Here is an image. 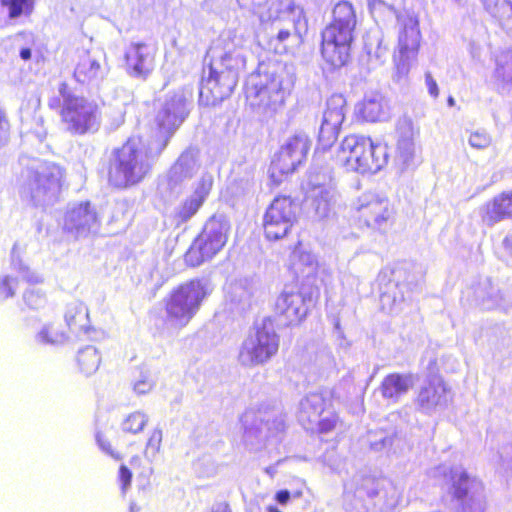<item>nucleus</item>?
Masks as SVG:
<instances>
[{
  "mask_svg": "<svg viewBox=\"0 0 512 512\" xmlns=\"http://www.w3.org/2000/svg\"><path fill=\"white\" fill-rule=\"evenodd\" d=\"M368 6L370 12L374 15H392L395 12L393 5L385 0H368Z\"/></svg>",
  "mask_w": 512,
  "mask_h": 512,
  "instance_id": "4d7b16f0",
  "label": "nucleus"
},
{
  "mask_svg": "<svg viewBox=\"0 0 512 512\" xmlns=\"http://www.w3.org/2000/svg\"><path fill=\"white\" fill-rule=\"evenodd\" d=\"M509 217H512V191L495 196L481 208L482 221L488 226Z\"/></svg>",
  "mask_w": 512,
  "mask_h": 512,
  "instance_id": "7c9ffc66",
  "label": "nucleus"
},
{
  "mask_svg": "<svg viewBox=\"0 0 512 512\" xmlns=\"http://www.w3.org/2000/svg\"><path fill=\"white\" fill-rule=\"evenodd\" d=\"M148 420L149 418L145 413L135 411L124 418L121 424V429L125 433L138 434L143 431Z\"/></svg>",
  "mask_w": 512,
  "mask_h": 512,
  "instance_id": "c03bdc74",
  "label": "nucleus"
},
{
  "mask_svg": "<svg viewBox=\"0 0 512 512\" xmlns=\"http://www.w3.org/2000/svg\"><path fill=\"white\" fill-rule=\"evenodd\" d=\"M404 272V269L399 266L395 268L386 267L378 274L380 303L382 308L389 312L401 309V304L406 300L403 291L405 284L401 281Z\"/></svg>",
  "mask_w": 512,
  "mask_h": 512,
  "instance_id": "4be33fe9",
  "label": "nucleus"
},
{
  "mask_svg": "<svg viewBox=\"0 0 512 512\" xmlns=\"http://www.w3.org/2000/svg\"><path fill=\"white\" fill-rule=\"evenodd\" d=\"M312 141L304 132L289 137L275 154L269 174L274 183H281L282 177L293 173L307 158Z\"/></svg>",
  "mask_w": 512,
  "mask_h": 512,
  "instance_id": "2eb2a0df",
  "label": "nucleus"
},
{
  "mask_svg": "<svg viewBox=\"0 0 512 512\" xmlns=\"http://www.w3.org/2000/svg\"><path fill=\"white\" fill-rule=\"evenodd\" d=\"M245 175L243 178H236V182H240L243 191H247L251 188L254 178V167L252 165H245L243 168Z\"/></svg>",
  "mask_w": 512,
  "mask_h": 512,
  "instance_id": "e2e57ef3",
  "label": "nucleus"
},
{
  "mask_svg": "<svg viewBox=\"0 0 512 512\" xmlns=\"http://www.w3.org/2000/svg\"><path fill=\"white\" fill-rule=\"evenodd\" d=\"M104 58L99 51H83L79 55L74 77L82 84H99L107 74V68L101 63Z\"/></svg>",
  "mask_w": 512,
  "mask_h": 512,
  "instance_id": "393cba45",
  "label": "nucleus"
},
{
  "mask_svg": "<svg viewBox=\"0 0 512 512\" xmlns=\"http://www.w3.org/2000/svg\"><path fill=\"white\" fill-rule=\"evenodd\" d=\"M323 176L327 177V179L325 181H323L324 185L326 187H332L330 185L331 175H330V172L328 170L317 171L316 169H311L309 171V173H308L307 180H306L305 184L303 185V189L305 191V194H307L308 190L312 189V187H313V185H311L310 182L315 181V182H318L319 184H321Z\"/></svg>",
  "mask_w": 512,
  "mask_h": 512,
  "instance_id": "5fc2aeb1",
  "label": "nucleus"
},
{
  "mask_svg": "<svg viewBox=\"0 0 512 512\" xmlns=\"http://www.w3.org/2000/svg\"><path fill=\"white\" fill-rule=\"evenodd\" d=\"M244 428V441L252 448L266 439L276 436L285 428L282 412L279 409L247 410L241 417Z\"/></svg>",
  "mask_w": 512,
  "mask_h": 512,
  "instance_id": "4468645a",
  "label": "nucleus"
},
{
  "mask_svg": "<svg viewBox=\"0 0 512 512\" xmlns=\"http://www.w3.org/2000/svg\"><path fill=\"white\" fill-rule=\"evenodd\" d=\"M202 205L199 201L187 198L182 204H180L174 211V222L177 226L187 222L191 219L199 210Z\"/></svg>",
  "mask_w": 512,
  "mask_h": 512,
  "instance_id": "37998d69",
  "label": "nucleus"
},
{
  "mask_svg": "<svg viewBox=\"0 0 512 512\" xmlns=\"http://www.w3.org/2000/svg\"><path fill=\"white\" fill-rule=\"evenodd\" d=\"M156 141L129 138L115 149L109 160L108 181L116 188H127L140 183L151 171L153 162L162 152L155 151Z\"/></svg>",
  "mask_w": 512,
  "mask_h": 512,
  "instance_id": "f03ea898",
  "label": "nucleus"
},
{
  "mask_svg": "<svg viewBox=\"0 0 512 512\" xmlns=\"http://www.w3.org/2000/svg\"><path fill=\"white\" fill-rule=\"evenodd\" d=\"M414 384L412 374L391 373L384 377L379 386L382 397L389 403L395 404L408 393Z\"/></svg>",
  "mask_w": 512,
  "mask_h": 512,
  "instance_id": "c756f323",
  "label": "nucleus"
},
{
  "mask_svg": "<svg viewBox=\"0 0 512 512\" xmlns=\"http://www.w3.org/2000/svg\"><path fill=\"white\" fill-rule=\"evenodd\" d=\"M359 221L367 227L380 229L392 216L388 198L374 192H365L354 203Z\"/></svg>",
  "mask_w": 512,
  "mask_h": 512,
  "instance_id": "6ab92c4d",
  "label": "nucleus"
},
{
  "mask_svg": "<svg viewBox=\"0 0 512 512\" xmlns=\"http://www.w3.org/2000/svg\"><path fill=\"white\" fill-rule=\"evenodd\" d=\"M412 56H402L401 53H399L398 56L394 57L395 62V74L394 79L397 82H400L402 79H404L410 70V58Z\"/></svg>",
  "mask_w": 512,
  "mask_h": 512,
  "instance_id": "864d4df0",
  "label": "nucleus"
},
{
  "mask_svg": "<svg viewBox=\"0 0 512 512\" xmlns=\"http://www.w3.org/2000/svg\"><path fill=\"white\" fill-rule=\"evenodd\" d=\"M431 475L434 478L443 477L450 484L449 493L455 502V512H485L483 483L462 466L442 464L432 469Z\"/></svg>",
  "mask_w": 512,
  "mask_h": 512,
  "instance_id": "0eeeda50",
  "label": "nucleus"
},
{
  "mask_svg": "<svg viewBox=\"0 0 512 512\" xmlns=\"http://www.w3.org/2000/svg\"><path fill=\"white\" fill-rule=\"evenodd\" d=\"M100 363V353L94 346L88 345L77 353L78 367L86 376L94 374L98 370Z\"/></svg>",
  "mask_w": 512,
  "mask_h": 512,
  "instance_id": "a19ab883",
  "label": "nucleus"
},
{
  "mask_svg": "<svg viewBox=\"0 0 512 512\" xmlns=\"http://www.w3.org/2000/svg\"><path fill=\"white\" fill-rule=\"evenodd\" d=\"M280 337L270 317L256 323L253 332L242 342L238 360L242 366L255 367L269 362L279 350Z\"/></svg>",
  "mask_w": 512,
  "mask_h": 512,
  "instance_id": "f8f14e48",
  "label": "nucleus"
},
{
  "mask_svg": "<svg viewBox=\"0 0 512 512\" xmlns=\"http://www.w3.org/2000/svg\"><path fill=\"white\" fill-rule=\"evenodd\" d=\"M230 223L223 215L212 216L186 252L185 261L196 267L211 260L226 244Z\"/></svg>",
  "mask_w": 512,
  "mask_h": 512,
  "instance_id": "ddd939ff",
  "label": "nucleus"
},
{
  "mask_svg": "<svg viewBox=\"0 0 512 512\" xmlns=\"http://www.w3.org/2000/svg\"><path fill=\"white\" fill-rule=\"evenodd\" d=\"M199 151L188 148L183 151L168 172V181L171 186H177L191 179L199 170Z\"/></svg>",
  "mask_w": 512,
  "mask_h": 512,
  "instance_id": "cd10ccee",
  "label": "nucleus"
},
{
  "mask_svg": "<svg viewBox=\"0 0 512 512\" xmlns=\"http://www.w3.org/2000/svg\"><path fill=\"white\" fill-rule=\"evenodd\" d=\"M17 178L21 198L34 206H46L57 201L65 177V169L59 164L38 158L22 156Z\"/></svg>",
  "mask_w": 512,
  "mask_h": 512,
  "instance_id": "7ed1b4c3",
  "label": "nucleus"
},
{
  "mask_svg": "<svg viewBox=\"0 0 512 512\" xmlns=\"http://www.w3.org/2000/svg\"><path fill=\"white\" fill-rule=\"evenodd\" d=\"M155 383L148 374H141L140 378L133 383V390L138 395H143L152 390Z\"/></svg>",
  "mask_w": 512,
  "mask_h": 512,
  "instance_id": "13d9d810",
  "label": "nucleus"
},
{
  "mask_svg": "<svg viewBox=\"0 0 512 512\" xmlns=\"http://www.w3.org/2000/svg\"><path fill=\"white\" fill-rule=\"evenodd\" d=\"M212 186L213 176L209 173H204L199 181L195 184L194 191L190 197L199 201V203L202 205L208 197Z\"/></svg>",
  "mask_w": 512,
  "mask_h": 512,
  "instance_id": "de8ad7c7",
  "label": "nucleus"
},
{
  "mask_svg": "<svg viewBox=\"0 0 512 512\" xmlns=\"http://www.w3.org/2000/svg\"><path fill=\"white\" fill-rule=\"evenodd\" d=\"M356 109L358 114L369 122L384 121L389 116L388 103L378 92L366 94Z\"/></svg>",
  "mask_w": 512,
  "mask_h": 512,
  "instance_id": "2f4dec72",
  "label": "nucleus"
},
{
  "mask_svg": "<svg viewBox=\"0 0 512 512\" xmlns=\"http://www.w3.org/2000/svg\"><path fill=\"white\" fill-rule=\"evenodd\" d=\"M365 50L370 57L383 61L388 48L383 44V36L380 31L370 32L365 39Z\"/></svg>",
  "mask_w": 512,
  "mask_h": 512,
  "instance_id": "79ce46f5",
  "label": "nucleus"
},
{
  "mask_svg": "<svg viewBox=\"0 0 512 512\" xmlns=\"http://www.w3.org/2000/svg\"><path fill=\"white\" fill-rule=\"evenodd\" d=\"M425 83L430 96H432L433 98H437L439 95V88L437 82L432 77L430 72H426L425 74Z\"/></svg>",
  "mask_w": 512,
  "mask_h": 512,
  "instance_id": "338daca9",
  "label": "nucleus"
},
{
  "mask_svg": "<svg viewBox=\"0 0 512 512\" xmlns=\"http://www.w3.org/2000/svg\"><path fill=\"white\" fill-rule=\"evenodd\" d=\"M298 419L303 426L317 424L321 433L333 430L338 416L331 409L328 393H309L299 403Z\"/></svg>",
  "mask_w": 512,
  "mask_h": 512,
  "instance_id": "dca6fc26",
  "label": "nucleus"
},
{
  "mask_svg": "<svg viewBox=\"0 0 512 512\" xmlns=\"http://www.w3.org/2000/svg\"><path fill=\"white\" fill-rule=\"evenodd\" d=\"M346 115V99L341 94H333L326 102L319 129L318 141L323 148H329L336 141Z\"/></svg>",
  "mask_w": 512,
  "mask_h": 512,
  "instance_id": "412c9836",
  "label": "nucleus"
},
{
  "mask_svg": "<svg viewBox=\"0 0 512 512\" xmlns=\"http://www.w3.org/2000/svg\"><path fill=\"white\" fill-rule=\"evenodd\" d=\"M2 6L9 8V19H17L21 15H30L34 8L33 0H0Z\"/></svg>",
  "mask_w": 512,
  "mask_h": 512,
  "instance_id": "a18cd8bd",
  "label": "nucleus"
},
{
  "mask_svg": "<svg viewBox=\"0 0 512 512\" xmlns=\"http://www.w3.org/2000/svg\"><path fill=\"white\" fill-rule=\"evenodd\" d=\"M51 109H61L66 129L73 135L95 133L101 126V112L95 101L75 95L65 82L58 86V96L48 100Z\"/></svg>",
  "mask_w": 512,
  "mask_h": 512,
  "instance_id": "39448f33",
  "label": "nucleus"
},
{
  "mask_svg": "<svg viewBox=\"0 0 512 512\" xmlns=\"http://www.w3.org/2000/svg\"><path fill=\"white\" fill-rule=\"evenodd\" d=\"M353 495L348 491L345 492V509L347 512H367V506L363 502V495L373 498L379 494L380 489L383 487L384 481L377 480L373 477L367 476L361 478L360 483Z\"/></svg>",
  "mask_w": 512,
  "mask_h": 512,
  "instance_id": "c85d7f7f",
  "label": "nucleus"
},
{
  "mask_svg": "<svg viewBox=\"0 0 512 512\" xmlns=\"http://www.w3.org/2000/svg\"><path fill=\"white\" fill-rule=\"evenodd\" d=\"M253 294L254 287L248 279L235 280L226 287L227 301L240 311H244L250 306Z\"/></svg>",
  "mask_w": 512,
  "mask_h": 512,
  "instance_id": "72a5a7b5",
  "label": "nucleus"
},
{
  "mask_svg": "<svg viewBox=\"0 0 512 512\" xmlns=\"http://www.w3.org/2000/svg\"><path fill=\"white\" fill-rule=\"evenodd\" d=\"M100 221L89 202L70 205L64 215L63 229L75 238H86L98 231Z\"/></svg>",
  "mask_w": 512,
  "mask_h": 512,
  "instance_id": "aec40b11",
  "label": "nucleus"
},
{
  "mask_svg": "<svg viewBox=\"0 0 512 512\" xmlns=\"http://www.w3.org/2000/svg\"><path fill=\"white\" fill-rule=\"evenodd\" d=\"M157 48L145 42H131L125 50V65L128 74L146 79L154 70Z\"/></svg>",
  "mask_w": 512,
  "mask_h": 512,
  "instance_id": "5701e85b",
  "label": "nucleus"
},
{
  "mask_svg": "<svg viewBox=\"0 0 512 512\" xmlns=\"http://www.w3.org/2000/svg\"><path fill=\"white\" fill-rule=\"evenodd\" d=\"M397 145L394 161L401 171L410 166L415 153L414 132L410 120L401 119L397 123Z\"/></svg>",
  "mask_w": 512,
  "mask_h": 512,
  "instance_id": "bb28decb",
  "label": "nucleus"
},
{
  "mask_svg": "<svg viewBox=\"0 0 512 512\" xmlns=\"http://www.w3.org/2000/svg\"><path fill=\"white\" fill-rule=\"evenodd\" d=\"M368 441L370 443V447L374 451H381L390 447L393 443L392 436L388 435L384 431L380 432H369Z\"/></svg>",
  "mask_w": 512,
  "mask_h": 512,
  "instance_id": "3c124183",
  "label": "nucleus"
},
{
  "mask_svg": "<svg viewBox=\"0 0 512 512\" xmlns=\"http://www.w3.org/2000/svg\"><path fill=\"white\" fill-rule=\"evenodd\" d=\"M162 438V430L160 428L153 429L147 440L146 447L144 450V457L148 461L153 462L156 459L161 449Z\"/></svg>",
  "mask_w": 512,
  "mask_h": 512,
  "instance_id": "49530a36",
  "label": "nucleus"
},
{
  "mask_svg": "<svg viewBox=\"0 0 512 512\" xmlns=\"http://www.w3.org/2000/svg\"><path fill=\"white\" fill-rule=\"evenodd\" d=\"M338 159L348 171L374 174L387 164L388 148L368 137L349 135L341 142Z\"/></svg>",
  "mask_w": 512,
  "mask_h": 512,
  "instance_id": "6e6552de",
  "label": "nucleus"
},
{
  "mask_svg": "<svg viewBox=\"0 0 512 512\" xmlns=\"http://www.w3.org/2000/svg\"><path fill=\"white\" fill-rule=\"evenodd\" d=\"M241 7L251 10L261 22L271 20L279 15L285 7L284 3L292 0H238Z\"/></svg>",
  "mask_w": 512,
  "mask_h": 512,
  "instance_id": "f704fd0d",
  "label": "nucleus"
},
{
  "mask_svg": "<svg viewBox=\"0 0 512 512\" xmlns=\"http://www.w3.org/2000/svg\"><path fill=\"white\" fill-rule=\"evenodd\" d=\"M96 441H97L98 446L100 447V449L103 452H105L106 454H108L109 456H111L115 459H119V454L112 450L109 441L105 438V436L103 434L97 433Z\"/></svg>",
  "mask_w": 512,
  "mask_h": 512,
  "instance_id": "69168bd1",
  "label": "nucleus"
},
{
  "mask_svg": "<svg viewBox=\"0 0 512 512\" xmlns=\"http://www.w3.org/2000/svg\"><path fill=\"white\" fill-rule=\"evenodd\" d=\"M492 143L491 135L483 130L477 129L475 131L470 132L468 137V144L477 150H484L488 148Z\"/></svg>",
  "mask_w": 512,
  "mask_h": 512,
  "instance_id": "8fccbe9b",
  "label": "nucleus"
},
{
  "mask_svg": "<svg viewBox=\"0 0 512 512\" xmlns=\"http://www.w3.org/2000/svg\"><path fill=\"white\" fill-rule=\"evenodd\" d=\"M289 89L274 72L251 74L246 83V99L253 111L264 118L277 113L284 105Z\"/></svg>",
  "mask_w": 512,
  "mask_h": 512,
  "instance_id": "1a4fd4ad",
  "label": "nucleus"
},
{
  "mask_svg": "<svg viewBox=\"0 0 512 512\" xmlns=\"http://www.w3.org/2000/svg\"><path fill=\"white\" fill-rule=\"evenodd\" d=\"M510 4L505 5L506 9L502 11L497 17L501 26L512 35V0H509Z\"/></svg>",
  "mask_w": 512,
  "mask_h": 512,
  "instance_id": "680f3d73",
  "label": "nucleus"
},
{
  "mask_svg": "<svg viewBox=\"0 0 512 512\" xmlns=\"http://www.w3.org/2000/svg\"><path fill=\"white\" fill-rule=\"evenodd\" d=\"M499 465L505 473L512 472V445L507 444L501 447L498 452Z\"/></svg>",
  "mask_w": 512,
  "mask_h": 512,
  "instance_id": "6e6d98bb",
  "label": "nucleus"
},
{
  "mask_svg": "<svg viewBox=\"0 0 512 512\" xmlns=\"http://www.w3.org/2000/svg\"><path fill=\"white\" fill-rule=\"evenodd\" d=\"M311 305V295L294 285H286L275 299L274 312L285 325H296L305 319Z\"/></svg>",
  "mask_w": 512,
  "mask_h": 512,
  "instance_id": "f3484780",
  "label": "nucleus"
},
{
  "mask_svg": "<svg viewBox=\"0 0 512 512\" xmlns=\"http://www.w3.org/2000/svg\"><path fill=\"white\" fill-rule=\"evenodd\" d=\"M210 292L209 282L203 278L186 281L172 289L164 300L166 327L180 330L187 326Z\"/></svg>",
  "mask_w": 512,
  "mask_h": 512,
  "instance_id": "423d86ee",
  "label": "nucleus"
},
{
  "mask_svg": "<svg viewBox=\"0 0 512 512\" xmlns=\"http://www.w3.org/2000/svg\"><path fill=\"white\" fill-rule=\"evenodd\" d=\"M210 57L208 76H203L199 89V103L217 105L228 98L245 68L246 53L235 38L220 37L207 52Z\"/></svg>",
  "mask_w": 512,
  "mask_h": 512,
  "instance_id": "f257e3e1",
  "label": "nucleus"
},
{
  "mask_svg": "<svg viewBox=\"0 0 512 512\" xmlns=\"http://www.w3.org/2000/svg\"><path fill=\"white\" fill-rule=\"evenodd\" d=\"M18 288V280L12 275L0 277V298H12Z\"/></svg>",
  "mask_w": 512,
  "mask_h": 512,
  "instance_id": "603ef678",
  "label": "nucleus"
},
{
  "mask_svg": "<svg viewBox=\"0 0 512 512\" xmlns=\"http://www.w3.org/2000/svg\"><path fill=\"white\" fill-rule=\"evenodd\" d=\"M132 473L125 465H121L119 469V482L122 493L125 494L131 485Z\"/></svg>",
  "mask_w": 512,
  "mask_h": 512,
  "instance_id": "0e129e2a",
  "label": "nucleus"
},
{
  "mask_svg": "<svg viewBox=\"0 0 512 512\" xmlns=\"http://www.w3.org/2000/svg\"><path fill=\"white\" fill-rule=\"evenodd\" d=\"M25 248L16 242L11 250V269L16 272L24 281L30 284L42 282V277L37 272L31 270L21 259Z\"/></svg>",
  "mask_w": 512,
  "mask_h": 512,
  "instance_id": "58836bf2",
  "label": "nucleus"
},
{
  "mask_svg": "<svg viewBox=\"0 0 512 512\" xmlns=\"http://www.w3.org/2000/svg\"><path fill=\"white\" fill-rule=\"evenodd\" d=\"M476 304L483 310L496 308L507 309L509 305L505 301L504 294L489 280L482 282L475 289Z\"/></svg>",
  "mask_w": 512,
  "mask_h": 512,
  "instance_id": "473e14b6",
  "label": "nucleus"
},
{
  "mask_svg": "<svg viewBox=\"0 0 512 512\" xmlns=\"http://www.w3.org/2000/svg\"><path fill=\"white\" fill-rule=\"evenodd\" d=\"M69 339L66 331L53 322H47L35 333L34 340L40 345L60 346Z\"/></svg>",
  "mask_w": 512,
  "mask_h": 512,
  "instance_id": "4c0bfd02",
  "label": "nucleus"
},
{
  "mask_svg": "<svg viewBox=\"0 0 512 512\" xmlns=\"http://www.w3.org/2000/svg\"><path fill=\"white\" fill-rule=\"evenodd\" d=\"M485 9L495 18L499 16L504 9L505 5H509V0H481Z\"/></svg>",
  "mask_w": 512,
  "mask_h": 512,
  "instance_id": "bf43d9fd",
  "label": "nucleus"
},
{
  "mask_svg": "<svg viewBox=\"0 0 512 512\" xmlns=\"http://www.w3.org/2000/svg\"><path fill=\"white\" fill-rule=\"evenodd\" d=\"M10 134V124L7 119L6 113L0 107V147L8 143Z\"/></svg>",
  "mask_w": 512,
  "mask_h": 512,
  "instance_id": "052dcab7",
  "label": "nucleus"
},
{
  "mask_svg": "<svg viewBox=\"0 0 512 512\" xmlns=\"http://www.w3.org/2000/svg\"><path fill=\"white\" fill-rule=\"evenodd\" d=\"M450 400V391L440 377H430L419 389L417 407L426 414L445 407Z\"/></svg>",
  "mask_w": 512,
  "mask_h": 512,
  "instance_id": "b1692460",
  "label": "nucleus"
},
{
  "mask_svg": "<svg viewBox=\"0 0 512 512\" xmlns=\"http://www.w3.org/2000/svg\"><path fill=\"white\" fill-rule=\"evenodd\" d=\"M88 309L84 303L73 301L66 307L64 319L72 331L83 330L88 324Z\"/></svg>",
  "mask_w": 512,
  "mask_h": 512,
  "instance_id": "ea45409f",
  "label": "nucleus"
},
{
  "mask_svg": "<svg viewBox=\"0 0 512 512\" xmlns=\"http://www.w3.org/2000/svg\"><path fill=\"white\" fill-rule=\"evenodd\" d=\"M356 24L353 5L348 1L338 2L332 11V21L322 31L321 53L331 67L340 68L348 62Z\"/></svg>",
  "mask_w": 512,
  "mask_h": 512,
  "instance_id": "20e7f679",
  "label": "nucleus"
},
{
  "mask_svg": "<svg viewBox=\"0 0 512 512\" xmlns=\"http://www.w3.org/2000/svg\"><path fill=\"white\" fill-rule=\"evenodd\" d=\"M297 206L287 196L276 197L264 215V232L268 239L285 237L296 221Z\"/></svg>",
  "mask_w": 512,
  "mask_h": 512,
  "instance_id": "a211bd4d",
  "label": "nucleus"
},
{
  "mask_svg": "<svg viewBox=\"0 0 512 512\" xmlns=\"http://www.w3.org/2000/svg\"><path fill=\"white\" fill-rule=\"evenodd\" d=\"M493 79L503 91L512 90V50H504L495 56Z\"/></svg>",
  "mask_w": 512,
  "mask_h": 512,
  "instance_id": "e433bc0d",
  "label": "nucleus"
},
{
  "mask_svg": "<svg viewBox=\"0 0 512 512\" xmlns=\"http://www.w3.org/2000/svg\"><path fill=\"white\" fill-rule=\"evenodd\" d=\"M278 16L271 18L269 48L276 54L293 51L302 43V34L307 30V18L303 7L293 1L284 3Z\"/></svg>",
  "mask_w": 512,
  "mask_h": 512,
  "instance_id": "9b49d317",
  "label": "nucleus"
},
{
  "mask_svg": "<svg viewBox=\"0 0 512 512\" xmlns=\"http://www.w3.org/2000/svg\"><path fill=\"white\" fill-rule=\"evenodd\" d=\"M192 98L193 90L187 86L168 93L160 101L155 117L158 130L151 137L156 141L154 147L156 153L163 152L171 137L187 117Z\"/></svg>",
  "mask_w": 512,
  "mask_h": 512,
  "instance_id": "9d476101",
  "label": "nucleus"
},
{
  "mask_svg": "<svg viewBox=\"0 0 512 512\" xmlns=\"http://www.w3.org/2000/svg\"><path fill=\"white\" fill-rule=\"evenodd\" d=\"M327 179L326 176L322 177V181ZM313 185L312 189L308 190L306 200L309 202L315 214L320 218H328L334 214L336 207V193L332 187H326L324 182H310Z\"/></svg>",
  "mask_w": 512,
  "mask_h": 512,
  "instance_id": "a878e982",
  "label": "nucleus"
},
{
  "mask_svg": "<svg viewBox=\"0 0 512 512\" xmlns=\"http://www.w3.org/2000/svg\"><path fill=\"white\" fill-rule=\"evenodd\" d=\"M420 31L418 21L409 18L404 22L403 30L399 33V53L402 56H415L420 45Z\"/></svg>",
  "mask_w": 512,
  "mask_h": 512,
  "instance_id": "c9c22d12",
  "label": "nucleus"
},
{
  "mask_svg": "<svg viewBox=\"0 0 512 512\" xmlns=\"http://www.w3.org/2000/svg\"><path fill=\"white\" fill-rule=\"evenodd\" d=\"M23 301L28 308L38 310L45 306L46 296L40 289L29 288L23 294Z\"/></svg>",
  "mask_w": 512,
  "mask_h": 512,
  "instance_id": "09e8293b",
  "label": "nucleus"
},
{
  "mask_svg": "<svg viewBox=\"0 0 512 512\" xmlns=\"http://www.w3.org/2000/svg\"><path fill=\"white\" fill-rule=\"evenodd\" d=\"M208 512H233V510L227 502H218L213 504Z\"/></svg>",
  "mask_w": 512,
  "mask_h": 512,
  "instance_id": "774afa93",
  "label": "nucleus"
}]
</instances>
